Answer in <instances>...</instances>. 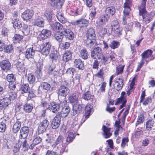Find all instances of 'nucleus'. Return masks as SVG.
Here are the masks:
<instances>
[{
    "instance_id": "obj_59",
    "label": "nucleus",
    "mask_w": 155,
    "mask_h": 155,
    "mask_svg": "<svg viewBox=\"0 0 155 155\" xmlns=\"http://www.w3.org/2000/svg\"><path fill=\"white\" fill-rule=\"evenodd\" d=\"M144 120L143 115L141 114L138 116L137 118V120L136 124V126L140 124L141 123H143Z\"/></svg>"
},
{
    "instance_id": "obj_34",
    "label": "nucleus",
    "mask_w": 155,
    "mask_h": 155,
    "mask_svg": "<svg viewBox=\"0 0 155 155\" xmlns=\"http://www.w3.org/2000/svg\"><path fill=\"white\" fill-rule=\"evenodd\" d=\"M33 108V105L32 103H27L23 106V110L26 113H30L31 112Z\"/></svg>"
},
{
    "instance_id": "obj_5",
    "label": "nucleus",
    "mask_w": 155,
    "mask_h": 155,
    "mask_svg": "<svg viewBox=\"0 0 155 155\" xmlns=\"http://www.w3.org/2000/svg\"><path fill=\"white\" fill-rule=\"evenodd\" d=\"M147 0H142L140 5L138 6L139 11V15H142L143 18V21L146 23L150 22V18H147L144 15V14L146 12V4Z\"/></svg>"
},
{
    "instance_id": "obj_57",
    "label": "nucleus",
    "mask_w": 155,
    "mask_h": 155,
    "mask_svg": "<svg viewBox=\"0 0 155 155\" xmlns=\"http://www.w3.org/2000/svg\"><path fill=\"white\" fill-rule=\"evenodd\" d=\"M34 139L33 141V144L35 145H37L40 143L42 141V139L39 136L37 135L34 136Z\"/></svg>"
},
{
    "instance_id": "obj_18",
    "label": "nucleus",
    "mask_w": 155,
    "mask_h": 155,
    "mask_svg": "<svg viewBox=\"0 0 155 155\" xmlns=\"http://www.w3.org/2000/svg\"><path fill=\"white\" fill-rule=\"evenodd\" d=\"M45 23L44 19L40 16H38L34 20L33 25L42 28L44 27Z\"/></svg>"
},
{
    "instance_id": "obj_52",
    "label": "nucleus",
    "mask_w": 155,
    "mask_h": 155,
    "mask_svg": "<svg viewBox=\"0 0 155 155\" xmlns=\"http://www.w3.org/2000/svg\"><path fill=\"white\" fill-rule=\"evenodd\" d=\"M28 79L30 84H33L35 81V78L32 74H29L28 75Z\"/></svg>"
},
{
    "instance_id": "obj_38",
    "label": "nucleus",
    "mask_w": 155,
    "mask_h": 155,
    "mask_svg": "<svg viewBox=\"0 0 155 155\" xmlns=\"http://www.w3.org/2000/svg\"><path fill=\"white\" fill-rule=\"evenodd\" d=\"M14 27L19 29L22 26V22L21 21L17 18L15 19L12 22Z\"/></svg>"
},
{
    "instance_id": "obj_6",
    "label": "nucleus",
    "mask_w": 155,
    "mask_h": 155,
    "mask_svg": "<svg viewBox=\"0 0 155 155\" xmlns=\"http://www.w3.org/2000/svg\"><path fill=\"white\" fill-rule=\"evenodd\" d=\"M64 140V137L61 135H59L55 142H54V145L55 146H57V148H58L59 149H61V150L64 151L65 149V147L67 146L65 144V143H63Z\"/></svg>"
},
{
    "instance_id": "obj_25",
    "label": "nucleus",
    "mask_w": 155,
    "mask_h": 155,
    "mask_svg": "<svg viewBox=\"0 0 155 155\" xmlns=\"http://www.w3.org/2000/svg\"><path fill=\"white\" fill-rule=\"evenodd\" d=\"M74 65L75 68L79 70H83L84 68V63L80 59H75L74 62Z\"/></svg>"
},
{
    "instance_id": "obj_64",
    "label": "nucleus",
    "mask_w": 155,
    "mask_h": 155,
    "mask_svg": "<svg viewBox=\"0 0 155 155\" xmlns=\"http://www.w3.org/2000/svg\"><path fill=\"white\" fill-rule=\"evenodd\" d=\"M75 71V69L74 68L71 67L67 69L66 73L68 74L73 75Z\"/></svg>"
},
{
    "instance_id": "obj_53",
    "label": "nucleus",
    "mask_w": 155,
    "mask_h": 155,
    "mask_svg": "<svg viewBox=\"0 0 155 155\" xmlns=\"http://www.w3.org/2000/svg\"><path fill=\"white\" fill-rule=\"evenodd\" d=\"M127 102V98H122L120 97L117 98L115 103V105H118L120 103H126Z\"/></svg>"
},
{
    "instance_id": "obj_12",
    "label": "nucleus",
    "mask_w": 155,
    "mask_h": 155,
    "mask_svg": "<svg viewBox=\"0 0 155 155\" xmlns=\"http://www.w3.org/2000/svg\"><path fill=\"white\" fill-rule=\"evenodd\" d=\"M124 80L122 78H116L114 83V88L117 91L121 90L124 84Z\"/></svg>"
},
{
    "instance_id": "obj_8",
    "label": "nucleus",
    "mask_w": 155,
    "mask_h": 155,
    "mask_svg": "<svg viewBox=\"0 0 155 155\" xmlns=\"http://www.w3.org/2000/svg\"><path fill=\"white\" fill-rule=\"evenodd\" d=\"M86 36V39L85 40L84 43L86 46L87 47L93 49L96 45V37H94L88 36Z\"/></svg>"
},
{
    "instance_id": "obj_27",
    "label": "nucleus",
    "mask_w": 155,
    "mask_h": 155,
    "mask_svg": "<svg viewBox=\"0 0 155 155\" xmlns=\"http://www.w3.org/2000/svg\"><path fill=\"white\" fill-rule=\"evenodd\" d=\"M59 53L56 50L51 51L49 55V58L51 59L52 62H56L58 59Z\"/></svg>"
},
{
    "instance_id": "obj_21",
    "label": "nucleus",
    "mask_w": 155,
    "mask_h": 155,
    "mask_svg": "<svg viewBox=\"0 0 155 155\" xmlns=\"http://www.w3.org/2000/svg\"><path fill=\"white\" fill-rule=\"evenodd\" d=\"M93 111L94 109L93 106L90 104L87 105L85 107L84 116L85 118L86 119L88 118Z\"/></svg>"
},
{
    "instance_id": "obj_31",
    "label": "nucleus",
    "mask_w": 155,
    "mask_h": 155,
    "mask_svg": "<svg viewBox=\"0 0 155 155\" xmlns=\"http://www.w3.org/2000/svg\"><path fill=\"white\" fill-rule=\"evenodd\" d=\"M35 50L32 47L27 49L25 53V57L27 58H32L35 55Z\"/></svg>"
},
{
    "instance_id": "obj_62",
    "label": "nucleus",
    "mask_w": 155,
    "mask_h": 155,
    "mask_svg": "<svg viewBox=\"0 0 155 155\" xmlns=\"http://www.w3.org/2000/svg\"><path fill=\"white\" fill-rule=\"evenodd\" d=\"M96 14V8L95 7L94 8V9L92 10L91 11V13L89 14V19H91L93 20V19L95 18Z\"/></svg>"
},
{
    "instance_id": "obj_3",
    "label": "nucleus",
    "mask_w": 155,
    "mask_h": 155,
    "mask_svg": "<svg viewBox=\"0 0 155 155\" xmlns=\"http://www.w3.org/2000/svg\"><path fill=\"white\" fill-rule=\"evenodd\" d=\"M132 0H125V2L124 4V10L123 11V20L124 25L127 24V18H129V14L131 10L130 8L132 5Z\"/></svg>"
},
{
    "instance_id": "obj_45",
    "label": "nucleus",
    "mask_w": 155,
    "mask_h": 155,
    "mask_svg": "<svg viewBox=\"0 0 155 155\" xmlns=\"http://www.w3.org/2000/svg\"><path fill=\"white\" fill-rule=\"evenodd\" d=\"M56 17L58 20L61 23L63 24L66 22V20L64 17L62 13H58L56 15Z\"/></svg>"
},
{
    "instance_id": "obj_10",
    "label": "nucleus",
    "mask_w": 155,
    "mask_h": 155,
    "mask_svg": "<svg viewBox=\"0 0 155 155\" xmlns=\"http://www.w3.org/2000/svg\"><path fill=\"white\" fill-rule=\"evenodd\" d=\"M49 124V122L47 119L44 120L39 124L38 131V133L41 134L45 132Z\"/></svg>"
},
{
    "instance_id": "obj_22",
    "label": "nucleus",
    "mask_w": 155,
    "mask_h": 155,
    "mask_svg": "<svg viewBox=\"0 0 155 155\" xmlns=\"http://www.w3.org/2000/svg\"><path fill=\"white\" fill-rule=\"evenodd\" d=\"M48 73L52 77L58 75V69L54 66H50L48 69Z\"/></svg>"
},
{
    "instance_id": "obj_36",
    "label": "nucleus",
    "mask_w": 155,
    "mask_h": 155,
    "mask_svg": "<svg viewBox=\"0 0 155 155\" xmlns=\"http://www.w3.org/2000/svg\"><path fill=\"white\" fill-rule=\"evenodd\" d=\"M80 57L84 60H86L89 56L88 52L86 48H83L80 51Z\"/></svg>"
},
{
    "instance_id": "obj_20",
    "label": "nucleus",
    "mask_w": 155,
    "mask_h": 155,
    "mask_svg": "<svg viewBox=\"0 0 155 155\" xmlns=\"http://www.w3.org/2000/svg\"><path fill=\"white\" fill-rule=\"evenodd\" d=\"M64 35L69 40H72L74 38V34L73 32L69 29L63 28Z\"/></svg>"
},
{
    "instance_id": "obj_61",
    "label": "nucleus",
    "mask_w": 155,
    "mask_h": 155,
    "mask_svg": "<svg viewBox=\"0 0 155 155\" xmlns=\"http://www.w3.org/2000/svg\"><path fill=\"white\" fill-rule=\"evenodd\" d=\"M45 48L43 47L41 50L40 52L45 57H46L49 54L50 51Z\"/></svg>"
},
{
    "instance_id": "obj_47",
    "label": "nucleus",
    "mask_w": 155,
    "mask_h": 155,
    "mask_svg": "<svg viewBox=\"0 0 155 155\" xmlns=\"http://www.w3.org/2000/svg\"><path fill=\"white\" fill-rule=\"evenodd\" d=\"M81 75L80 74H75L74 77L72 79L74 84L75 85L78 84L80 82Z\"/></svg>"
},
{
    "instance_id": "obj_24",
    "label": "nucleus",
    "mask_w": 155,
    "mask_h": 155,
    "mask_svg": "<svg viewBox=\"0 0 155 155\" xmlns=\"http://www.w3.org/2000/svg\"><path fill=\"white\" fill-rule=\"evenodd\" d=\"M51 33V31L49 30L43 29L40 34V37L42 40H45L50 37Z\"/></svg>"
},
{
    "instance_id": "obj_29",
    "label": "nucleus",
    "mask_w": 155,
    "mask_h": 155,
    "mask_svg": "<svg viewBox=\"0 0 155 155\" xmlns=\"http://www.w3.org/2000/svg\"><path fill=\"white\" fill-rule=\"evenodd\" d=\"M18 70L21 72H24L25 71V65L22 61H17L15 64Z\"/></svg>"
},
{
    "instance_id": "obj_50",
    "label": "nucleus",
    "mask_w": 155,
    "mask_h": 155,
    "mask_svg": "<svg viewBox=\"0 0 155 155\" xmlns=\"http://www.w3.org/2000/svg\"><path fill=\"white\" fill-rule=\"evenodd\" d=\"M45 15L48 22L51 23L52 21V15L51 13L49 11H46Z\"/></svg>"
},
{
    "instance_id": "obj_58",
    "label": "nucleus",
    "mask_w": 155,
    "mask_h": 155,
    "mask_svg": "<svg viewBox=\"0 0 155 155\" xmlns=\"http://www.w3.org/2000/svg\"><path fill=\"white\" fill-rule=\"evenodd\" d=\"M119 26L118 21L117 20H114L112 22L111 26V30H115L116 28H119Z\"/></svg>"
},
{
    "instance_id": "obj_44",
    "label": "nucleus",
    "mask_w": 155,
    "mask_h": 155,
    "mask_svg": "<svg viewBox=\"0 0 155 155\" xmlns=\"http://www.w3.org/2000/svg\"><path fill=\"white\" fill-rule=\"evenodd\" d=\"M120 45V43L119 41L114 40L110 42L109 44V47L111 49H115L118 48Z\"/></svg>"
},
{
    "instance_id": "obj_9",
    "label": "nucleus",
    "mask_w": 155,
    "mask_h": 155,
    "mask_svg": "<svg viewBox=\"0 0 155 155\" xmlns=\"http://www.w3.org/2000/svg\"><path fill=\"white\" fill-rule=\"evenodd\" d=\"M29 132V128L25 126L21 127L19 132V138L21 139H25L27 138Z\"/></svg>"
},
{
    "instance_id": "obj_42",
    "label": "nucleus",
    "mask_w": 155,
    "mask_h": 155,
    "mask_svg": "<svg viewBox=\"0 0 155 155\" xmlns=\"http://www.w3.org/2000/svg\"><path fill=\"white\" fill-rule=\"evenodd\" d=\"M23 38V36L19 34H16L15 35L13 38V41L14 43H19L20 42Z\"/></svg>"
},
{
    "instance_id": "obj_60",
    "label": "nucleus",
    "mask_w": 155,
    "mask_h": 155,
    "mask_svg": "<svg viewBox=\"0 0 155 155\" xmlns=\"http://www.w3.org/2000/svg\"><path fill=\"white\" fill-rule=\"evenodd\" d=\"M70 43L69 42H66L64 43H61L60 44V46L63 49H68L70 46Z\"/></svg>"
},
{
    "instance_id": "obj_56",
    "label": "nucleus",
    "mask_w": 155,
    "mask_h": 155,
    "mask_svg": "<svg viewBox=\"0 0 155 155\" xmlns=\"http://www.w3.org/2000/svg\"><path fill=\"white\" fill-rule=\"evenodd\" d=\"M6 79L9 83H12L15 81V78L13 74H8L6 77Z\"/></svg>"
},
{
    "instance_id": "obj_32",
    "label": "nucleus",
    "mask_w": 155,
    "mask_h": 155,
    "mask_svg": "<svg viewBox=\"0 0 155 155\" xmlns=\"http://www.w3.org/2000/svg\"><path fill=\"white\" fill-rule=\"evenodd\" d=\"M21 122L17 120L14 124L12 128L13 133H17L21 129Z\"/></svg>"
},
{
    "instance_id": "obj_1",
    "label": "nucleus",
    "mask_w": 155,
    "mask_h": 155,
    "mask_svg": "<svg viewBox=\"0 0 155 155\" xmlns=\"http://www.w3.org/2000/svg\"><path fill=\"white\" fill-rule=\"evenodd\" d=\"M0 110L5 109L11 104L12 101L15 100L17 97L16 93L13 92H7L0 86Z\"/></svg>"
},
{
    "instance_id": "obj_16",
    "label": "nucleus",
    "mask_w": 155,
    "mask_h": 155,
    "mask_svg": "<svg viewBox=\"0 0 155 155\" xmlns=\"http://www.w3.org/2000/svg\"><path fill=\"white\" fill-rule=\"evenodd\" d=\"M34 15V12L31 10L28 9L24 12L21 15V17L24 20L31 19Z\"/></svg>"
},
{
    "instance_id": "obj_14",
    "label": "nucleus",
    "mask_w": 155,
    "mask_h": 155,
    "mask_svg": "<svg viewBox=\"0 0 155 155\" xmlns=\"http://www.w3.org/2000/svg\"><path fill=\"white\" fill-rule=\"evenodd\" d=\"M72 106L73 113L71 114V115L73 116L80 114L81 112L82 108H84L83 104L78 103L72 105Z\"/></svg>"
},
{
    "instance_id": "obj_51",
    "label": "nucleus",
    "mask_w": 155,
    "mask_h": 155,
    "mask_svg": "<svg viewBox=\"0 0 155 155\" xmlns=\"http://www.w3.org/2000/svg\"><path fill=\"white\" fill-rule=\"evenodd\" d=\"M83 10L82 6H79L74 12L73 15L74 16H77L82 14Z\"/></svg>"
},
{
    "instance_id": "obj_43",
    "label": "nucleus",
    "mask_w": 155,
    "mask_h": 155,
    "mask_svg": "<svg viewBox=\"0 0 155 155\" xmlns=\"http://www.w3.org/2000/svg\"><path fill=\"white\" fill-rule=\"evenodd\" d=\"M7 121L5 119H4L2 121L0 122V132L4 133L5 132L6 128V123Z\"/></svg>"
},
{
    "instance_id": "obj_4",
    "label": "nucleus",
    "mask_w": 155,
    "mask_h": 155,
    "mask_svg": "<svg viewBox=\"0 0 155 155\" xmlns=\"http://www.w3.org/2000/svg\"><path fill=\"white\" fill-rule=\"evenodd\" d=\"M62 109L61 112H58V113H60V116L61 117H65L67 116L70 112V109L67 105V100L60 101Z\"/></svg>"
},
{
    "instance_id": "obj_41",
    "label": "nucleus",
    "mask_w": 155,
    "mask_h": 155,
    "mask_svg": "<svg viewBox=\"0 0 155 155\" xmlns=\"http://www.w3.org/2000/svg\"><path fill=\"white\" fill-rule=\"evenodd\" d=\"M64 36L63 31H62L61 32H58L56 33L54 35V38L58 41L61 42Z\"/></svg>"
},
{
    "instance_id": "obj_7",
    "label": "nucleus",
    "mask_w": 155,
    "mask_h": 155,
    "mask_svg": "<svg viewBox=\"0 0 155 155\" xmlns=\"http://www.w3.org/2000/svg\"><path fill=\"white\" fill-rule=\"evenodd\" d=\"M0 66L3 72H7L10 71L12 68L11 63L6 60H4L0 62Z\"/></svg>"
},
{
    "instance_id": "obj_37",
    "label": "nucleus",
    "mask_w": 155,
    "mask_h": 155,
    "mask_svg": "<svg viewBox=\"0 0 155 155\" xmlns=\"http://www.w3.org/2000/svg\"><path fill=\"white\" fill-rule=\"evenodd\" d=\"M109 18L105 15H102L99 18V24L100 25L103 26L105 25L107 22Z\"/></svg>"
},
{
    "instance_id": "obj_35",
    "label": "nucleus",
    "mask_w": 155,
    "mask_h": 155,
    "mask_svg": "<svg viewBox=\"0 0 155 155\" xmlns=\"http://www.w3.org/2000/svg\"><path fill=\"white\" fill-rule=\"evenodd\" d=\"M72 53L69 51H66L63 55V60L65 62H67L71 59Z\"/></svg>"
},
{
    "instance_id": "obj_11",
    "label": "nucleus",
    "mask_w": 155,
    "mask_h": 155,
    "mask_svg": "<svg viewBox=\"0 0 155 155\" xmlns=\"http://www.w3.org/2000/svg\"><path fill=\"white\" fill-rule=\"evenodd\" d=\"M61 103L52 102L48 105V109L52 112L57 113L61 108Z\"/></svg>"
},
{
    "instance_id": "obj_23",
    "label": "nucleus",
    "mask_w": 155,
    "mask_h": 155,
    "mask_svg": "<svg viewBox=\"0 0 155 155\" xmlns=\"http://www.w3.org/2000/svg\"><path fill=\"white\" fill-rule=\"evenodd\" d=\"M51 29L55 31H60L63 29V26L62 25L58 22H56L53 24L50 23Z\"/></svg>"
},
{
    "instance_id": "obj_17",
    "label": "nucleus",
    "mask_w": 155,
    "mask_h": 155,
    "mask_svg": "<svg viewBox=\"0 0 155 155\" xmlns=\"http://www.w3.org/2000/svg\"><path fill=\"white\" fill-rule=\"evenodd\" d=\"M102 54L101 49L99 47L95 48L91 52V57L93 59H96L97 57L100 59Z\"/></svg>"
},
{
    "instance_id": "obj_40",
    "label": "nucleus",
    "mask_w": 155,
    "mask_h": 155,
    "mask_svg": "<svg viewBox=\"0 0 155 155\" xmlns=\"http://www.w3.org/2000/svg\"><path fill=\"white\" fill-rule=\"evenodd\" d=\"M75 136L73 133H70L68 135L67 139H66V142L65 143V144L67 145L70 143L72 142L74 139L75 138Z\"/></svg>"
},
{
    "instance_id": "obj_54",
    "label": "nucleus",
    "mask_w": 155,
    "mask_h": 155,
    "mask_svg": "<svg viewBox=\"0 0 155 155\" xmlns=\"http://www.w3.org/2000/svg\"><path fill=\"white\" fill-rule=\"evenodd\" d=\"M86 36H92L93 37V38L94 37H96L94 30L92 28H90L88 30L86 34Z\"/></svg>"
},
{
    "instance_id": "obj_55",
    "label": "nucleus",
    "mask_w": 155,
    "mask_h": 155,
    "mask_svg": "<svg viewBox=\"0 0 155 155\" xmlns=\"http://www.w3.org/2000/svg\"><path fill=\"white\" fill-rule=\"evenodd\" d=\"M42 87L43 88L47 91L50 90L51 88V85L50 84L46 82H42L40 86Z\"/></svg>"
},
{
    "instance_id": "obj_26",
    "label": "nucleus",
    "mask_w": 155,
    "mask_h": 155,
    "mask_svg": "<svg viewBox=\"0 0 155 155\" xmlns=\"http://www.w3.org/2000/svg\"><path fill=\"white\" fill-rule=\"evenodd\" d=\"M116 9L114 7L111 6L108 7L107 8L105 9V15L109 18L114 15Z\"/></svg>"
},
{
    "instance_id": "obj_2",
    "label": "nucleus",
    "mask_w": 155,
    "mask_h": 155,
    "mask_svg": "<svg viewBox=\"0 0 155 155\" xmlns=\"http://www.w3.org/2000/svg\"><path fill=\"white\" fill-rule=\"evenodd\" d=\"M69 84L66 81H62L60 86L58 88V96L59 98L62 97H64L63 100H66V97L68 94L70 89L68 88Z\"/></svg>"
},
{
    "instance_id": "obj_28",
    "label": "nucleus",
    "mask_w": 155,
    "mask_h": 155,
    "mask_svg": "<svg viewBox=\"0 0 155 155\" xmlns=\"http://www.w3.org/2000/svg\"><path fill=\"white\" fill-rule=\"evenodd\" d=\"M102 129L103 131V135L105 138H108L112 135V134L110 132V128L107 127L103 125Z\"/></svg>"
},
{
    "instance_id": "obj_39",
    "label": "nucleus",
    "mask_w": 155,
    "mask_h": 155,
    "mask_svg": "<svg viewBox=\"0 0 155 155\" xmlns=\"http://www.w3.org/2000/svg\"><path fill=\"white\" fill-rule=\"evenodd\" d=\"M30 89V87L28 84H24L21 86L20 91L22 94L27 93Z\"/></svg>"
},
{
    "instance_id": "obj_48",
    "label": "nucleus",
    "mask_w": 155,
    "mask_h": 155,
    "mask_svg": "<svg viewBox=\"0 0 155 155\" xmlns=\"http://www.w3.org/2000/svg\"><path fill=\"white\" fill-rule=\"evenodd\" d=\"M152 120H149L146 122V128L147 130H151L154 124Z\"/></svg>"
},
{
    "instance_id": "obj_19",
    "label": "nucleus",
    "mask_w": 155,
    "mask_h": 155,
    "mask_svg": "<svg viewBox=\"0 0 155 155\" xmlns=\"http://www.w3.org/2000/svg\"><path fill=\"white\" fill-rule=\"evenodd\" d=\"M89 21L85 19L81 18L75 21L72 22L71 24L73 25H77L79 24H81V27H86L88 26Z\"/></svg>"
},
{
    "instance_id": "obj_13",
    "label": "nucleus",
    "mask_w": 155,
    "mask_h": 155,
    "mask_svg": "<svg viewBox=\"0 0 155 155\" xmlns=\"http://www.w3.org/2000/svg\"><path fill=\"white\" fill-rule=\"evenodd\" d=\"M59 116L60 113H57L51 123V125L53 129L58 128L60 124L61 117Z\"/></svg>"
},
{
    "instance_id": "obj_63",
    "label": "nucleus",
    "mask_w": 155,
    "mask_h": 155,
    "mask_svg": "<svg viewBox=\"0 0 155 155\" xmlns=\"http://www.w3.org/2000/svg\"><path fill=\"white\" fill-rule=\"evenodd\" d=\"M124 67V66L122 65H120L117 67L116 72L117 75H119L123 72Z\"/></svg>"
},
{
    "instance_id": "obj_49",
    "label": "nucleus",
    "mask_w": 155,
    "mask_h": 155,
    "mask_svg": "<svg viewBox=\"0 0 155 155\" xmlns=\"http://www.w3.org/2000/svg\"><path fill=\"white\" fill-rule=\"evenodd\" d=\"M21 146L23 150L24 151H27L29 149V144H28L26 139H25L23 142H21Z\"/></svg>"
},
{
    "instance_id": "obj_33",
    "label": "nucleus",
    "mask_w": 155,
    "mask_h": 155,
    "mask_svg": "<svg viewBox=\"0 0 155 155\" xmlns=\"http://www.w3.org/2000/svg\"><path fill=\"white\" fill-rule=\"evenodd\" d=\"M94 95H92L91 93V92L89 91L84 92L83 94V98L86 101L89 100L91 101L94 98Z\"/></svg>"
},
{
    "instance_id": "obj_30",
    "label": "nucleus",
    "mask_w": 155,
    "mask_h": 155,
    "mask_svg": "<svg viewBox=\"0 0 155 155\" xmlns=\"http://www.w3.org/2000/svg\"><path fill=\"white\" fill-rule=\"evenodd\" d=\"M152 51L149 49L144 51L141 54L142 59L145 60V61H146L147 63L148 61L146 60V59L152 55Z\"/></svg>"
},
{
    "instance_id": "obj_15",
    "label": "nucleus",
    "mask_w": 155,
    "mask_h": 155,
    "mask_svg": "<svg viewBox=\"0 0 155 155\" xmlns=\"http://www.w3.org/2000/svg\"><path fill=\"white\" fill-rule=\"evenodd\" d=\"M79 95L77 92H75L70 96L68 97L69 102L72 105L78 103V98Z\"/></svg>"
},
{
    "instance_id": "obj_46",
    "label": "nucleus",
    "mask_w": 155,
    "mask_h": 155,
    "mask_svg": "<svg viewBox=\"0 0 155 155\" xmlns=\"http://www.w3.org/2000/svg\"><path fill=\"white\" fill-rule=\"evenodd\" d=\"M4 51L7 53L12 52L13 51V47L12 45H9L5 46L4 45Z\"/></svg>"
}]
</instances>
